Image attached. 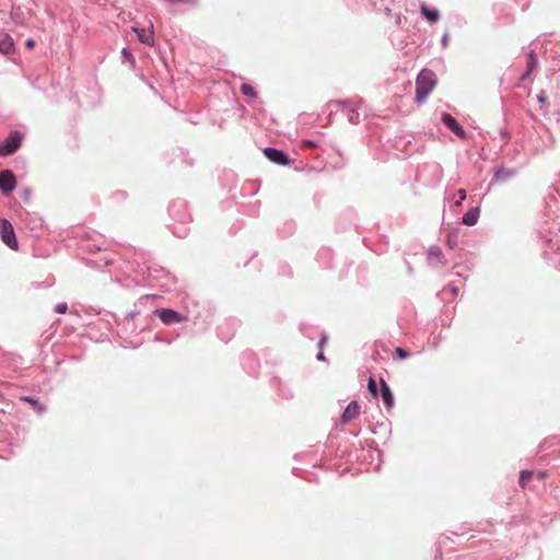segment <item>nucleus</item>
I'll use <instances>...</instances> for the list:
<instances>
[{
    "mask_svg": "<svg viewBox=\"0 0 560 560\" xmlns=\"http://www.w3.org/2000/svg\"><path fill=\"white\" fill-rule=\"evenodd\" d=\"M142 262L141 273L147 276L149 280L158 281L161 287L167 285L171 279L170 272L162 266L158 265L153 260V256L150 252L140 250L136 254Z\"/></svg>",
    "mask_w": 560,
    "mask_h": 560,
    "instance_id": "1",
    "label": "nucleus"
},
{
    "mask_svg": "<svg viewBox=\"0 0 560 560\" xmlns=\"http://www.w3.org/2000/svg\"><path fill=\"white\" fill-rule=\"evenodd\" d=\"M436 85V74L430 69H422L416 79V95L415 100L418 104L427 101L428 96Z\"/></svg>",
    "mask_w": 560,
    "mask_h": 560,
    "instance_id": "2",
    "label": "nucleus"
},
{
    "mask_svg": "<svg viewBox=\"0 0 560 560\" xmlns=\"http://www.w3.org/2000/svg\"><path fill=\"white\" fill-rule=\"evenodd\" d=\"M24 135L20 130H12L8 137L0 142V156L13 155L22 145Z\"/></svg>",
    "mask_w": 560,
    "mask_h": 560,
    "instance_id": "3",
    "label": "nucleus"
},
{
    "mask_svg": "<svg viewBox=\"0 0 560 560\" xmlns=\"http://www.w3.org/2000/svg\"><path fill=\"white\" fill-rule=\"evenodd\" d=\"M152 315L158 317L164 325L171 326L187 320L185 313L168 307H159L152 311Z\"/></svg>",
    "mask_w": 560,
    "mask_h": 560,
    "instance_id": "4",
    "label": "nucleus"
},
{
    "mask_svg": "<svg viewBox=\"0 0 560 560\" xmlns=\"http://www.w3.org/2000/svg\"><path fill=\"white\" fill-rule=\"evenodd\" d=\"M168 214L175 223H189L191 215L188 212L187 202L184 199H176L168 206Z\"/></svg>",
    "mask_w": 560,
    "mask_h": 560,
    "instance_id": "5",
    "label": "nucleus"
},
{
    "mask_svg": "<svg viewBox=\"0 0 560 560\" xmlns=\"http://www.w3.org/2000/svg\"><path fill=\"white\" fill-rule=\"evenodd\" d=\"M0 238L12 250L19 249V242L12 223L5 219H0Z\"/></svg>",
    "mask_w": 560,
    "mask_h": 560,
    "instance_id": "6",
    "label": "nucleus"
},
{
    "mask_svg": "<svg viewBox=\"0 0 560 560\" xmlns=\"http://www.w3.org/2000/svg\"><path fill=\"white\" fill-rule=\"evenodd\" d=\"M185 316H187V320H191L199 329H207L212 323V313L208 307H203L202 311L188 310Z\"/></svg>",
    "mask_w": 560,
    "mask_h": 560,
    "instance_id": "7",
    "label": "nucleus"
},
{
    "mask_svg": "<svg viewBox=\"0 0 560 560\" xmlns=\"http://www.w3.org/2000/svg\"><path fill=\"white\" fill-rule=\"evenodd\" d=\"M240 326L241 320L238 318L229 317L217 327V335L222 341L228 342L235 335Z\"/></svg>",
    "mask_w": 560,
    "mask_h": 560,
    "instance_id": "8",
    "label": "nucleus"
},
{
    "mask_svg": "<svg viewBox=\"0 0 560 560\" xmlns=\"http://www.w3.org/2000/svg\"><path fill=\"white\" fill-rule=\"evenodd\" d=\"M262 152L269 161L277 165L287 166L291 164V159L287 152L281 149L276 147H266L264 148Z\"/></svg>",
    "mask_w": 560,
    "mask_h": 560,
    "instance_id": "9",
    "label": "nucleus"
},
{
    "mask_svg": "<svg viewBox=\"0 0 560 560\" xmlns=\"http://www.w3.org/2000/svg\"><path fill=\"white\" fill-rule=\"evenodd\" d=\"M18 185L16 176L11 170L0 171V190L3 195H9L15 190Z\"/></svg>",
    "mask_w": 560,
    "mask_h": 560,
    "instance_id": "10",
    "label": "nucleus"
},
{
    "mask_svg": "<svg viewBox=\"0 0 560 560\" xmlns=\"http://www.w3.org/2000/svg\"><path fill=\"white\" fill-rule=\"evenodd\" d=\"M517 174L516 168L513 167H504V166H498L493 170V176L490 180V186H493L495 184H502L511 180L514 178Z\"/></svg>",
    "mask_w": 560,
    "mask_h": 560,
    "instance_id": "11",
    "label": "nucleus"
},
{
    "mask_svg": "<svg viewBox=\"0 0 560 560\" xmlns=\"http://www.w3.org/2000/svg\"><path fill=\"white\" fill-rule=\"evenodd\" d=\"M271 386L277 390L279 397L282 399L291 400L294 398V390L289 382L276 376L271 381Z\"/></svg>",
    "mask_w": 560,
    "mask_h": 560,
    "instance_id": "12",
    "label": "nucleus"
},
{
    "mask_svg": "<svg viewBox=\"0 0 560 560\" xmlns=\"http://www.w3.org/2000/svg\"><path fill=\"white\" fill-rule=\"evenodd\" d=\"M442 124L451 130L455 136L459 139H466L467 132L464 127L450 114H442L441 116Z\"/></svg>",
    "mask_w": 560,
    "mask_h": 560,
    "instance_id": "13",
    "label": "nucleus"
},
{
    "mask_svg": "<svg viewBox=\"0 0 560 560\" xmlns=\"http://www.w3.org/2000/svg\"><path fill=\"white\" fill-rule=\"evenodd\" d=\"M378 397L382 399V401L384 402V405L386 406L387 409H390L394 407L395 397H394L393 390L383 377H381V380H380Z\"/></svg>",
    "mask_w": 560,
    "mask_h": 560,
    "instance_id": "14",
    "label": "nucleus"
},
{
    "mask_svg": "<svg viewBox=\"0 0 560 560\" xmlns=\"http://www.w3.org/2000/svg\"><path fill=\"white\" fill-rule=\"evenodd\" d=\"M361 406L357 400L350 401L347 407L343 409L340 421L341 423H348L351 420L355 419L360 415Z\"/></svg>",
    "mask_w": 560,
    "mask_h": 560,
    "instance_id": "15",
    "label": "nucleus"
},
{
    "mask_svg": "<svg viewBox=\"0 0 560 560\" xmlns=\"http://www.w3.org/2000/svg\"><path fill=\"white\" fill-rule=\"evenodd\" d=\"M538 67V57L534 49L529 50L527 54V67L526 70L522 73L520 77L521 82H525L529 79V77L533 74V72Z\"/></svg>",
    "mask_w": 560,
    "mask_h": 560,
    "instance_id": "16",
    "label": "nucleus"
},
{
    "mask_svg": "<svg viewBox=\"0 0 560 560\" xmlns=\"http://www.w3.org/2000/svg\"><path fill=\"white\" fill-rule=\"evenodd\" d=\"M420 13L422 18L430 23H436L441 18L440 12L436 8L429 7L424 2L420 4Z\"/></svg>",
    "mask_w": 560,
    "mask_h": 560,
    "instance_id": "17",
    "label": "nucleus"
},
{
    "mask_svg": "<svg viewBox=\"0 0 560 560\" xmlns=\"http://www.w3.org/2000/svg\"><path fill=\"white\" fill-rule=\"evenodd\" d=\"M15 51L13 38L8 33H0V54L9 56Z\"/></svg>",
    "mask_w": 560,
    "mask_h": 560,
    "instance_id": "18",
    "label": "nucleus"
},
{
    "mask_svg": "<svg viewBox=\"0 0 560 560\" xmlns=\"http://www.w3.org/2000/svg\"><path fill=\"white\" fill-rule=\"evenodd\" d=\"M479 215L480 207H471L466 213L463 214V217L460 218V222L464 225L474 226L477 224Z\"/></svg>",
    "mask_w": 560,
    "mask_h": 560,
    "instance_id": "19",
    "label": "nucleus"
},
{
    "mask_svg": "<svg viewBox=\"0 0 560 560\" xmlns=\"http://www.w3.org/2000/svg\"><path fill=\"white\" fill-rule=\"evenodd\" d=\"M133 32L136 33L138 39L140 43L153 46L154 45V38H153V31L151 30H143L139 27H133Z\"/></svg>",
    "mask_w": 560,
    "mask_h": 560,
    "instance_id": "20",
    "label": "nucleus"
},
{
    "mask_svg": "<svg viewBox=\"0 0 560 560\" xmlns=\"http://www.w3.org/2000/svg\"><path fill=\"white\" fill-rule=\"evenodd\" d=\"M175 156L180 161L182 165L192 167L195 165L194 158L190 156L189 151L184 148H177L174 151Z\"/></svg>",
    "mask_w": 560,
    "mask_h": 560,
    "instance_id": "21",
    "label": "nucleus"
},
{
    "mask_svg": "<svg viewBox=\"0 0 560 560\" xmlns=\"http://www.w3.org/2000/svg\"><path fill=\"white\" fill-rule=\"evenodd\" d=\"M20 399L30 404L38 415H43L47 411V406L40 402L35 396H22Z\"/></svg>",
    "mask_w": 560,
    "mask_h": 560,
    "instance_id": "22",
    "label": "nucleus"
},
{
    "mask_svg": "<svg viewBox=\"0 0 560 560\" xmlns=\"http://www.w3.org/2000/svg\"><path fill=\"white\" fill-rule=\"evenodd\" d=\"M189 223H174L171 225L172 233L178 237L184 238L189 234L190 228Z\"/></svg>",
    "mask_w": 560,
    "mask_h": 560,
    "instance_id": "23",
    "label": "nucleus"
},
{
    "mask_svg": "<svg viewBox=\"0 0 560 560\" xmlns=\"http://www.w3.org/2000/svg\"><path fill=\"white\" fill-rule=\"evenodd\" d=\"M327 340H328V334L326 331L322 330L320 334H319L318 342H317L318 352L316 354V359L318 361H325L326 360V357L324 354V347H325Z\"/></svg>",
    "mask_w": 560,
    "mask_h": 560,
    "instance_id": "24",
    "label": "nucleus"
},
{
    "mask_svg": "<svg viewBox=\"0 0 560 560\" xmlns=\"http://www.w3.org/2000/svg\"><path fill=\"white\" fill-rule=\"evenodd\" d=\"M295 231V223L293 221H285L282 226L278 228V233L281 237H289Z\"/></svg>",
    "mask_w": 560,
    "mask_h": 560,
    "instance_id": "25",
    "label": "nucleus"
},
{
    "mask_svg": "<svg viewBox=\"0 0 560 560\" xmlns=\"http://www.w3.org/2000/svg\"><path fill=\"white\" fill-rule=\"evenodd\" d=\"M390 427H392L390 421L386 419L383 422H377L373 428H371V432L373 434L384 432L389 435L392 432Z\"/></svg>",
    "mask_w": 560,
    "mask_h": 560,
    "instance_id": "26",
    "label": "nucleus"
},
{
    "mask_svg": "<svg viewBox=\"0 0 560 560\" xmlns=\"http://www.w3.org/2000/svg\"><path fill=\"white\" fill-rule=\"evenodd\" d=\"M445 244L450 249H455L458 246V231H452L446 234Z\"/></svg>",
    "mask_w": 560,
    "mask_h": 560,
    "instance_id": "27",
    "label": "nucleus"
},
{
    "mask_svg": "<svg viewBox=\"0 0 560 560\" xmlns=\"http://www.w3.org/2000/svg\"><path fill=\"white\" fill-rule=\"evenodd\" d=\"M368 392L372 397L378 398L380 384H377L373 376H370L368 380Z\"/></svg>",
    "mask_w": 560,
    "mask_h": 560,
    "instance_id": "28",
    "label": "nucleus"
},
{
    "mask_svg": "<svg viewBox=\"0 0 560 560\" xmlns=\"http://www.w3.org/2000/svg\"><path fill=\"white\" fill-rule=\"evenodd\" d=\"M534 476V471L529 469L521 470L520 478H518V485L522 489H525L527 486V482L529 479H532Z\"/></svg>",
    "mask_w": 560,
    "mask_h": 560,
    "instance_id": "29",
    "label": "nucleus"
},
{
    "mask_svg": "<svg viewBox=\"0 0 560 560\" xmlns=\"http://www.w3.org/2000/svg\"><path fill=\"white\" fill-rule=\"evenodd\" d=\"M348 121L352 125H357L360 120V114L357 107L350 106L347 112Z\"/></svg>",
    "mask_w": 560,
    "mask_h": 560,
    "instance_id": "30",
    "label": "nucleus"
},
{
    "mask_svg": "<svg viewBox=\"0 0 560 560\" xmlns=\"http://www.w3.org/2000/svg\"><path fill=\"white\" fill-rule=\"evenodd\" d=\"M240 91L245 96H248L252 98H257V92H256L255 88L250 84L243 83L240 88Z\"/></svg>",
    "mask_w": 560,
    "mask_h": 560,
    "instance_id": "31",
    "label": "nucleus"
},
{
    "mask_svg": "<svg viewBox=\"0 0 560 560\" xmlns=\"http://www.w3.org/2000/svg\"><path fill=\"white\" fill-rule=\"evenodd\" d=\"M121 60L122 62H129L132 67L135 66L136 63V59L133 57V55L131 54V51L127 48V47H124L121 49Z\"/></svg>",
    "mask_w": 560,
    "mask_h": 560,
    "instance_id": "32",
    "label": "nucleus"
},
{
    "mask_svg": "<svg viewBox=\"0 0 560 560\" xmlns=\"http://www.w3.org/2000/svg\"><path fill=\"white\" fill-rule=\"evenodd\" d=\"M331 106L349 108L350 106H352V103L349 100H335V101H330L327 104V108H329Z\"/></svg>",
    "mask_w": 560,
    "mask_h": 560,
    "instance_id": "33",
    "label": "nucleus"
},
{
    "mask_svg": "<svg viewBox=\"0 0 560 560\" xmlns=\"http://www.w3.org/2000/svg\"><path fill=\"white\" fill-rule=\"evenodd\" d=\"M444 255L442 253V250L438 247V246H432L430 247L429 252H428V259L429 260H432V259H441L443 258Z\"/></svg>",
    "mask_w": 560,
    "mask_h": 560,
    "instance_id": "34",
    "label": "nucleus"
},
{
    "mask_svg": "<svg viewBox=\"0 0 560 560\" xmlns=\"http://www.w3.org/2000/svg\"><path fill=\"white\" fill-rule=\"evenodd\" d=\"M158 298L156 294H144L135 303V307L141 306L148 302H153Z\"/></svg>",
    "mask_w": 560,
    "mask_h": 560,
    "instance_id": "35",
    "label": "nucleus"
},
{
    "mask_svg": "<svg viewBox=\"0 0 560 560\" xmlns=\"http://www.w3.org/2000/svg\"><path fill=\"white\" fill-rule=\"evenodd\" d=\"M410 351L400 347H397L394 351V358L404 360L410 357Z\"/></svg>",
    "mask_w": 560,
    "mask_h": 560,
    "instance_id": "36",
    "label": "nucleus"
},
{
    "mask_svg": "<svg viewBox=\"0 0 560 560\" xmlns=\"http://www.w3.org/2000/svg\"><path fill=\"white\" fill-rule=\"evenodd\" d=\"M466 197H467L466 190L464 188L458 189L454 205L456 207H460L463 205V202L465 201Z\"/></svg>",
    "mask_w": 560,
    "mask_h": 560,
    "instance_id": "37",
    "label": "nucleus"
},
{
    "mask_svg": "<svg viewBox=\"0 0 560 560\" xmlns=\"http://www.w3.org/2000/svg\"><path fill=\"white\" fill-rule=\"evenodd\" d=\"M499 135L504 144H506L512 138L511 132L506 128H501L499 130Z\"/></svg>",
    "mask_w": 560,
    "mask_h": 560,
    "instance_id": "38",
    "label": "nucleus"
},
{
    "mask_svg": "<svg viewBox=\"0 0 560 560\" xmlns=\"http://www.w3.org/2000/svg\"><path fill=\"white\" fill-rule=\"evenodd\" d=\"M21 198L23 199V201L25 203H30L31 202V199H32V190L28 188V187H25L22 191H21Z\"/></svg>",
    "mask_w": 560,
    "mask_h": 560,
    "instance_id": "39",
    "label": "nucleus"
},
{
    "mask_svg": "<svg viewBox=\"0 0 560 560\" xmlns=\"http://www.w3.org/2000/svg\"><path fill=\"white\" fill-rule=\"evenodd\" d=\"M112 197L114 200L122 201L127 198V192L125 190H117Z\"/></svg>",
    "mask_w": 560,
    "mask_h": 560,
    "instance_id": "40",
    "label": "nucleus"
},
{
    "mask_svg": "<svg viewBox=\"0 0 560 560\" xmlns=\"http://www.w3.org/2000/svg\"><path fill=\"white\" fill-rule=\"evenodd\" d=\"M68 311V304L66 302L58 303L55 306V312L58 314H65Z\"/></svg>",
    "mask_w": 560,
    "mask_h": 560,
    "instance_id": "41",
    "label": "nucleus"
},
{
    "mask_svg": "<svg viewBox=\"0 0 560 560\" xmlns=\"http://www.w3.org/2000/svg\"><path fill=\"white\" fill-rule=\"evenodd\" d=\"M311 329H312V328H311V326H307V325H304V324H302V325H301V331H302V334H303L305 337H307V338H310V339H313V337H312V335H311V331H310Z\"/></svg>",
    "mask_w": 560,
    "mask_h": 560,
    "instance_id": "42",
    "label": "nucleus"
},
{
    "mask_svg": "<svg viewBox=\"0 0 560 560\" xmlns=\"http://www.w3.org/2000/svg\"><path fill=\"white\" fill-rule=\"evenodd\" d=\"M280 273L283 275V276H291V268L290 266L285 265V264H282L280 266Z\"/></svg>",
    "mask_w": 560,
    "mask_h": 560,
    "instance_id": "43",
    "label": "nucleus"
},
{
    "mask_svg": "<svg viewBox=\"0 0 560 560\" xmlns=\"http://www.w3.org/2000/svg\"><path fill=\"white\" fill-rule=\"evenodd\" d=\"M302 143L304 148H313L317 145V142L312 139H304Z\"/></svg>",
    "mask_w": 560,
    "mask_h": 560,
    "instance_id": "44",
    "label": "nucleus"
},
{
    "mask_svg": "<svg viewBox=\"0 0 560 560\" xmlns=\"http://www.w3.org/2000/svg\"><path fill=\"white\" fill-rule=\"evenodd\" d=\"M547 101V95L545 93V91H540V93L537 95V102L539 104H545Z\"/></svg>",
    "mask_w": 560,
    "mask_h": 560,
    "instance_id": "45",
    "label": "nucleus"
},
{
    "mask_svg": "<svg viewBox=\"0 0 560 560\" xmlns=\"http://www.w3.org/2000/svg\"><path fill=\"white\" fill-rule=\"evenodd\" d=\"M35 45H36V42L33 38H28V39L25 40V47L28 48V49L34 48Z\"/></svg>",
    "mask_w": 560,
    "mask_h": 560,
    "instance_id": "46",
    "label": "nucleus"
},
{
    "mask_svg": "<svg viewBox=\"0 0 560 560\" xmlns=\"http://www.w3.org/2000/svg\"><path fill=\"white\" fill-rule=\"evenodd\" d=\"M448 39H450L448 33H444L441 38V44L443 47H446L448 45Z\"/></svg>",
    "mask_w": 560,
    "mask_h": 560,
    "instance_id": "47",
    "label": "nucleus"
},
{
    "mask_svg": "<svg viewBox=\"0 0 560 560\" xmlns=\"http://www.w3.org/2000/svg\"><path fill=\"white\" fill-rule=\"evenodd\" d=\"M139 314V311L137 310H133V311H130L126 314V319L129 320V319H132L136 317V315Z\"/></svg>",
    "mask_w": 560,
    "mask_h": 560,
    "instance_id": "48",
    "label": "nucleus"
},
{
    "mask_svg": "<svg viewBox=\"0 0 560 560\" xmlns=\"http://www.w3.org/2000/svg\"><path fill=\"white\" fill-rule=\"evenodd\" d=\"M548 246L552 252L558 250L560 248L558 243L552 242L551 240L548 241Z\"/></svg>",
    "mask_w": 560,
    "mask_h": 560,
    "instance_id": "49",
    "label": "nucleus"
},
{
    "mask_svg": "<svg viewBox=\"0 0 560 560\" xmlns=\"http://www.w3.org/2000/svg\"><path fill=\"white\" fill-rule=\"evenodd\" d=\"M541 257H542L546 261H552V258H551V256H550V253H549L547 249L542 252Z\"/></svg>",
    "mask_w": 560,
    "mask_h": 560,
    "instance_id": "50",
    "label": "nucleus"
},
{
    "mask_svg": "<svg viewBox=\"0 0 560 560\" xmlns=\"http://www.w3.org/2000/svg\"><path fill=\"white\" fill-rule=\"evenodd\" d=\"M536 477H537V479L542 480V479H545L547 477V471L539 470V471L536 472Z\"/></svg>",
    "mask_w": 560,
    "mask_h": 560,
    "instance_id": "51",
    "label": "nucleus"
},
{
    "mask_svg": "<svg viewBox=\"0 0 560 560\" xmlns=\"http://www.w3.org/2000/svg\"><path fill=\"white\" fill-rule=\"evenodd\" d=\"M395 24L397 26H400L401 25V14L400 13H396L395 14Z\"/></svg>",
    "mask_w": 560,
    "mask_h": 560,
    "instance_id": "52",
    "label": "nucleus"
},
{
    "mask_svg": "<svg viewBox=\"0 0 560 560\" xmlns=\"http://www.w3.org/2000/svg\"><path fill=\"white\" fill-rule=\"evenodd\" d=\"M383 11H384V14H385L386 16H388V18L393 15V14H392V10H390V8H388V7H385Z\"/></svg>",
    "mask_w": 560,
    "mask_h": 560,
    "instance_id": "53",
    "label": "nucleus"
},
{
    "mask_svg": "<svg viewBox=\"0 0 560 560\" xmlns=\"http://www.w3.org/2000/svg\"><path fill=\"white\" fill-rule=\"evenodd\" d=\"M450 290H451V292H452L454 295L458 294V288H457V287L452 285V287H450Z\"/></svg>",
    "mask_w": 560,
    "mask_h": 560,
    "instance_id": "54",
    "label": "nucleus"
},
{
    "mask_svg": "<svg viewBox=\"0 0 560 560\" xmlns=\"http://www.w3.org/2000/svg\"><path fill=\"white\" fill-rule=\"evenodd\" d=\"M155 340H158V341H165V342H167V343H171V342H172V340H170V339H167V338L162 339V338H158V337H156V338H155Z\"/></svg>",
    "mask_w": 560,
    "mask_h": 560,
    "instance_id": "55",
    "label": "nucleus"
},
{
    "mask_svg": "<svg viewBox=\"0 0 560 560\" xmlns=\"http://www.w3.org/2000/svg\"><path fill=\"white\" fill-rule=\"evenodd\" d=\"M145 84L148 85L149 89L155 91L154 86L147 80H144Z\"/></svg>",
    "mask_w": 560,
    "mask_h": 560,
    "instance_id": "56",
    "label": "nucleus"
},
{
    "mask_svg": "<svg viewBox=\"0 0 560 560\" xmlns=\"http://www.w3.org/2000/svg\"><path fill=\"white\" fill-rule=\"evenodd\" d=\"M329 254V250L328 249H323L322 252L318 253L319 256L322 255H328Z\"/></svg>",
    "mask_w": 560,
    "mask_h": 560,
    "instance_id": "57",
    "label": "nucleus"
},
{
    "mask_svg": "<svg viewBox=\"0 0 560 560\" xmlns=\"http://www.w3.org/2000/svg\"><path fill=\"white\" fill-rule=\"evenodd\" d=\"M189 122H190V124H197V121L195 120V118L189 119Z\"/></svg>",
    "mask_w": 560,
    "mask_h": 560,
    "instance_id": "58",
    "label": "nucleus"
},
{
    "mask_svg": "<svg viewBox=\"0 0 560 560\" xmlns=\"http://www.w3.org/2000/svg\"><path fill=\"white\" fill-rule=\"evenodd\" d=\"M372 5H373V8H374L375 10L377 9V8H376V2H375V1H373V2H372Z\"/></svg>",
    "mask_w": 560,
    "mask_h": 560,
    "instance_id": "59",
    "label": "nucleus"
}]
</instances>
